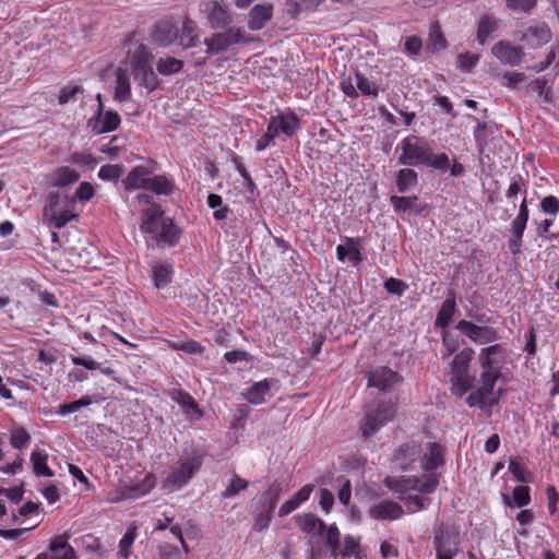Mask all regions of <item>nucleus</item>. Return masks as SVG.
<instances>
[{
	"label": "nucleus",
	"instance_id": "nucleus-33",
	"mask_svg": "<svg viewBox=\"0 0 559 559\" xmlns=\"http://www.w3.org/2000/svg\"><path fill=\"white\" fill-rule=\"evenodd\" d=\"M270 390L271 381L269 379H264L254 382L246 390V392L242 393V395L250 404L260 405L265 402V396L270 393Z\"/></svg>",
	"mask_w": 559,
	"mask_h": 559
},
{
	"label": "nucleus",
	"instance_id": "nucleus-19",
	"mask_svg": "<svg viewBox=\"0 0 559 559\" xmlns=\"http://www.w3.org/2000/svg\"><path fill=\"white\" fill-rule=\"evenodd\" d=\"M152 41L159 47H168L177 41L178 27L170 19L158 21L152 32Z\"/></svg>",
	"mask_w": 559,
	"mask_h": 559
},
{
	"label": "nucleus",
	"instance_id": "nucleus-43",
	"mask_svg": "<svg viewBox=\"0 0 559 559\" xmlns=\"http://www.w3.org/2000/svg\"><path fill=\"white\" fill-rule=\"evenodd\" d=\"M48 455L44 452L33 451L31 454V463L33 471L37 476L52 477L53 471L47 464Z\"/></svg>",
	"mask_w": 559,
	"mask_h": 559
},
{
	"label": "nucleus",
	"instance_id": "nucleus-14",
	"mask_svg": "<svg viewBox=\"0 0 559 559\" xmlns=\"http://www.w3.org/2000/svg\"><path fill=\"white\" fill-rule=\"evenodd\" d=\"M492 56L503 66L516 67L524 59L523 47L513 45L509 40H499L491 47Z\"/></svg>",
	"mask_w": 559,
	"mask_h": 559
},
{
	"label": "nucleus",
	"instance_id": "nucleus-11",
	"mask_svg": "<svg viewBox=\"0 0 559 559\" xmlns=\"http://www.w3.org/2000/svg\"><path fill=\"white\" fill-rule=\"evenodd\" d=\"M127 56L126 64L131 72L138 78V73L151 67L153 55L148 47L141 43L132 44V36L126 39Z\"/></svg>",
	"mask_w": 559,
	"mask_h": 559
},
{
	"label": "nucleus",
	"instance_id": "nucleus-50",
	"mask_svg": "<svg viewBox=\"0 0 559 559\" xmlns=\"http://www.w3.org/2000/svg\"><path fill=\"white\" fill-rule=\"evenodd\" d=\"M138 76L141 79L140 85L147 90L150 93L156 91L160 85V80L152 67H148L147 69L139 72Z\"/></svg>",
	"mask_w": 559,
	"mask_h": 559
},
{
	"label": "nucleus",
	"instance_id": "nucleus-22",
	"mask_svg": "<svg viewBox=\"0 0 559 559\" xmlns=\"http://www.w3.org/2000/svg\"><path fill=\"white\" fill-rule=\"evenodd\" d=\"M345 245L336 247V257L341 262L348 260L354 266L359 265L362 260L360 237H344Z\"/></svg>",
	"mask_w": 559,
	"mask_h": 559
},
{
	"label": "nucleus",
	"instance_id": "nucleus-48",
	"mask_svg": "<svg viewBox=\"0 0 559 559\" xmlns=\"http://www.w3.org/2000/svg\"><path fill=\"white\" fill-rule=\"evenodd\" d=\"M355 79H356V86H357L358 91L364 96H370V97H373V98L378 97V95H379V87L377 86V84L374 82H372L369 79H367L360 72H356L355 73Z\"/></svg>",
	"mask_w": 559,
	"mask_h": 559
},
{
	"label": "nucleus",
	"instance_id": "nucleus-4",
	"mask_svg": "<svg viewBox=\"0 0 559 559\" xmlns=\"http://www.w3.org/2000/svg\"><path fill=\"white\" fill-rule=\"evenodd\" d=\"M475 350L472 347H464L459 350L449 364V382L451 393L459 397L471 391L475 383V374L472 372V361Z\"/></svg>",
	"mask_w": 559,
	"mask_h": 559
},
{
	"label": "nucleus",
	"instance_id": "nucleus-2",
	"mask_svg": "<svg viewBox=\"0 0 559 559\" xmlns=\"http://www.w3.org/2000/svg\"><path fill=\"white\" fill-rule=\"evenodd\" d=\"M136 200L141 204L150 205L142 212L141 231L150 235L159 246L174 247L177 245L180 230L174 219L165 215L162 206L154 203L151 195L140 193L136 195Z\"/></svg>",
	"mask_w": 559,
	"mask_h": 559
},
{
	"label": "nucleus",
	"instance_id": "nucleus-52",
	"mask_svg": "<svg viewBox=\"0 0 559 559\" xmlns=\"http://www.w3.org/2000/svg\"><path fill=\"white\" fill-rule=\"evenodd\" d=\"M91 404H92L91 397L85 395V396H82L81 399H79L76 401L59 405L58 409L56 411V414H58L60 416H67L69 414L78 412L82 407H86V406H88Z\"/></svg>",
	"mask_w": 559,
	"mask_h": 559
},
{
	"label": "nucleus",
	"instance_id": "nucleus-49",
	"mask_svg": "<svg viewBox=\"0 0 559 559\" xmlns=\"http://www.w3.org/2000/svg\"><path fill=\"white\" fill-rule=\"evenodd\" d=\"M526 228L511 225V237L508 240V249L513 255L522 252L523 236Z\"/></svg>",
	"mask_w": 559,
	"mask_h": 559
},
{
	"label": "nucleus",
	"instance_id": "nucleus-25",
	"mask_svg": "<svg viewBox=\"0 0 559 559\" xmlns=\"http://www.w3.org/2000/svg\"><path fill=\"white\" fill-rule=\"evenodd\" d=\"M432 543L437 559H454L459 554L456 538L445 534L443 531L435 535Z\"/></svg>",
	"mask_w": 559,
	"mask_h": 559
},
{
	"label": "nucleus",
	"instance_id": "nucleus-64",
	"mask_svg": "<svg viewBox=\"0 0 559 559\" xmlns=\"http://www.w3.org/2000/svg\"><path fill=\"white\" fill-rule=\"evenodd\" d=\"M384 288L389 294L401 297L404 295L408 286L402 280L390 277L384 281Z\"/></svg>",
	"mask_w": 559,
	"mask_h": 559
},
{
	"label": "nucleus",
	"instance_id": "nucleus-46",
	"mask_svg": "<svg viewBox=\"0 0 559 559\" xmlns=\"http://www.w3.org/2000/svg\"><path fill=\"white\" fill-rule=\"evenodd\" d=\"M417 202H418L417 195H411V197L392 195L390 198V203L396 213H405V212H409V211L418 212V210L416 209Z\"/></svg>",
	"mask_w": 559,
	"mask_h": 559
},
{
	"label": "nucleus",
	"instance_id": "nucleus-18",
	"mask_svg": "<svg viewBox=\"0 0 559 559\" xmlns=\"http://www.w3.org/2000/svg\"><path fill=\"white\" fill-rule=\"evenodd\" d=\"M267 127L273 130L275 129L276 136L284 134L287 138H292L300 129V119L294 111L278 114L271 117Z\"/></svg>",
	"mask_w": 559,
	"mask_h": 559
},
{
	"label": "nucleus",
	"instance_id": "nucleus-27",
	"mask_svg": "<svg viewBox=\"0 0 559 559\" xmlns=\"http://www.w3.org/2000/svg\"><path fill=\"white\" fill-rule=\"evenodd\" d=\"M500 20L493 14H483L477 22L476 40L484 46L498 32Z\"/></svg>",
	"mask_w": 559,
	"mask_h": 559
},
{
	"label": "nucleus",
	"instance_id": "nucleus-32",
	"mask_svg": "<svg viewBox=\"0 0 559 559\" xmlns=\"http://www.w3.org/2000/svg\"><path fill=\"white\" fill-rule=\"evenodd\" d=\"M49 179L53 187L64 188L79 181L80 173L69 166H60L50 174Z\"/></svg>",
	"mask_w": 559,
	"mask_h": 559
},
{
	"label": "nucleus",
	"instance_id": "nucleus-23",
	"mask_svg": "<svg viewBox=\"0 0 559 559\" xmlns=\"http://www.w3.org/2000/svg\"><path fill=\"white\" fill-rule=\"evenodd\" d=\"M404 514L401 504L392 500H381L369 509L370 518L378 521H393L400 519Z\"/></svg>",
	"mask_w": 559,
	"mask_h": 559
},
{
	"label": "nucleus",
	"instance_id": "nucleus-29",
	"mask_svg": "<svg viewBox=\"0 0 559 559\" xmlns=\"http://www.w3.org/2000/svg\"><path fill=\"white\" fill-rule=\"evenodd\" d=\"M49 549L50 554H40L35 559H75L74 549L61 536L50 540Z\"/></svg>",
	"mask_w": 559,
	"mask_h": 559
},
{
	"label": "nucleus",
	"instance_id": "nucleus-63",
	"mask_svg": "<svg viewBox=\"0 0 559 559\" xmlns=\"http://www.w3.org/2000/svg\"><path fill=\"white\" fill-rule=\"evenodd\" d=\"M79 93H83L81 85L72 83L68 84L60 90L58 103L60 105H66Z\"/></svg>",
	"mask_w": 559,
	"mask_h": 559
},
{
	"label": "nucleus",
	"instance_id": "nucleus-40",
	"mask_svg": "<svg viewBox=\"0 0 559 559\" xmlns=\"http://www.w3.org/2000/svg\"><path fill=\"white\" fill-rule=\"evenodd\" d=\"M170 397L174 402L183 408L185 413L189 414L192 411L197 414L198 417L202 416V412L199 408L195 400L188 392L183 390H174L170 393Z\"/></svg>",
	"mask_w": 559,
	"mask_h": 559
},
{
	"label": "nucleus",
	"instance_id": "nucleus-38",
	"mask_svg": "<svg viewBox=\"0 0 559 559\" xmlns=\"http://www.w3.org/2000/svg\"><path fill=\"white\" fill-rule=\"evenodd\" d=\"M212 28H225L231 23V16L228 11L218 2H213L207 15Z\"/></svg>",
	"mask_w": 559,
	"mask_h": 559
},
{
	"label": "nucleus",
	"instance_id": "nucleus-41",
	"mask_svg": "<svg viewBox=\"0 0 559 559\" xmlns=\"http://www.w3.org/2000/svg\"><path fill=\"white\" fill-rule=\"evenodd\" d=\"M448 47V41L438 23H433L429 29L427 49L435 53L444 50Z\"/></svg>",
	"mask_w": 559,
	"mask_h": 559
},
{
	"label": "nucleus",
	"instance_id": "nucleus-61",
	"mask_svg": "<svg viewBox=\"0 0 559 559\" xmlns=\"http://www.w3.org/2000/svg\"><path fill=\"white\" fill-rule=\"evenodd\" d=\"M122 174V167L120 165L107 164L99 168L98 178L104 181H112L119 179Z\"/></svg>",
	"mask_w": 559,
	"mask_h": 559
},
{
	"label": "nucleus",
	"instance_id": "nucleus-15",
	"mask_svg": "<svg viewBox=\"0 0 559 559\" xmlns=\"http://www.w3.org/2000/svg\"><path fill=\"white\" fill-rule=\"evenodd\" d=\"M421 455V445L417 441H408L402 443L393 454L392 462L394 465L402 469L408 471L414 467V464Z\"/></svg>",
	"mask_w": 559,
	"mask_h": 559
},
{
	"label": "nucleus",
	"instance_id": "nucleus-60",
	"mask_svg": "<svg viewBox=\"0 0 559 559\" xmlns=\"http://www.w3.org/2000/svg\"><path fill=\"white\" fill-rule=\"evenodd\" d=\"M421 49H423V40L419 36L413 35V36L406 37L405 43H404V52L407 56L415 58L420 55Z\"/></svg>",
	"mask_w": 559,
	"mask_h": 559
},
{
	"label": "nucleus",
	"instance_id": "nucleus-7",
	"mask_svg": "<svg viewBox=\"0 0 559 559\" xmlns=\"http://www.w3.org/2000/svg\"><path fill=\"white\" fill-rule=\"evenodd\" d=\"M155 487V477L153 474H146L143 479L126 484L120 483L115 489L106 495V501L110 503L121 502L123 500L139 499L147 495Z\"/></svg>",
	"mask_w": 559,
	"mask_h": 559
},
{
	"label": "nucleus",
	"instance_id": "nucleus-35",
	"mask_svg": "<svg viewBox=\"0 0 559 559\" xmlns=\"http://www.w3.org/2000/svg\"><path fill=\"white\" fill-rule=\"evenodd\" d=\"M121 118L117 111L107 110L99 121H90V126L95 134L108 133L119 128Z\"/></svg>",
	"mask_w": 559,
	"mask_h": 559
},
{
	"label": "nucleus",
	"instance_id": "nucleus-1",
	"mask_svg": "<svg viewBox=\"0 0 559 559\" xmlns=\"http://www.w3.org/2000/svg\"><path fill=\"white\" fill-rule=\"evenodd\" d=\"M298 528L308 536L307 559H350L359 549V540L346 535L341 544V532L336 524H326L313 513H300L294 516Z\"/></svg>",
	"mask_w": 559,
	"mask_h": 559
},
{
	"label": "nucleus",
	"instance_id": "nucleus-31",
	"mask_svg": "<svg viewBox=\"0 0 559 559\" xmlns=\"http://www.w3.org/2000/svg\"><path fill=\"white\" fill-rule=\"evenodd\" d=\"M178 44L183 49H189L197 47L199 44V33L198 27L195 23L190 20L189 17H186L182 22L181 29H178Z\"/></svg>",
	"mask_w": 559,
	"mask_h": 559
},
{
	"label": "nucleus",
	"instance_id": "nucleus-13",
	"mask_svg": "<svg viewBox=\"0 0 559 559\" xmlns=\"http://www.w3.org/2000/svg\"><path fill=\"white\" fill-rule=\"evenodd\" d=\"M551 37L552 33L545 22H534L521 32L520 41L528 49H539L547 45Z\"/></svg>",
	"mask_w": 559,
	"mask_h": 559
},
{
	"label": "nucleus",
	"instance_id": "nucleus-44",
	"mask_svg": "<svg viewBox=\"0 0 559 559\" xmlns=\"http://www.w3.org/2000/svg\"><path fill=\"white\" fill-rule=\"evenodd\" d=\"M183 61L175 57L159 58L156 62V70L162 75H173L183 69Z\"/></svg>",
	"mask_w": 559,
	"mask_h": 559
},
{
	"label": "nucleus",
	"instance_id": "nucleus-24",
	"mask_svg": "<svg viewBox=\"0 0 559 559\" xmlns=\"http://www.w3.org/2000/svg\"><path fill=\"white\" fill-rule=\"evenodd\" d=\"M445 448L438 442H429L426 452L420 459V467L425 472H432L444 465Z\"/></svg>",
	"mask_w": 559,
	"mask_h": 559
},
{
	"label": "nucleus",
	"instance_id": "nucleus-56",
	"mask_svg": "<svg viewBox=\"0 0 559 559\" xmlns=\"http://www.w3.org/2000/svg\"><path fill=\"white\" fill-rule=\"evenodd\" d=\"M526 189H527V179L524 178L522 175L516 174L511 178L509 188L506 192V197L508 199H514L518 197V194L524 190V195H526Z\"/></svg>",
	"mask_w": 559,
	"mask_h": 559
},
{
	"label": "nucleus",
	"instance_id": "nucleus-55",
	"mask_svg": "<svg viewBox=\"0 0 559 559\" xmlns=\"http://www.w3.org/2000/svg\"><path fill=\"white\" fill-rule=\"evenodd\" d=\"M531 489L528 486H518L512 491L513 506L518 508L526 507L531 503ZM507 504L512 507V503L508 500Z\"/></svg>",
	"mask_w": 559,
	"mask_h": 559
},
{
	"label": "nucleus",
	"instance_id": "nucleus-3",
	"mask_svg": "<svg viewBox=\"0 0 559 559\" xmlns=\"http://www.w3.org/2000/svg\"><path fill=\"white\" fill-rule=\"evenodd\" d=\"M399 164L404 166L423 165L440 171L450 167V158L445 153H433L431 146L416 135H407L399 146Z\"/></svg>",
	"mask_w": 559,
	"mask_h": 559
},
{
	"label": "nucleus",
	"instance_id": "nucleus-37",
	"mask_svg": "<svg viewBox=\"0 0 559 559\" xmlns=\"http://www.w3.org/2000/svg\"><path fill=\"white\" fill-rule=\"evenodd\" d=\"M455 310H456V302H455L454 295L452 294L451 296H448L445 298V300L442 302L441 308L439 309V311L437 313L436 321H435L436 328L447 329L452 321Z\"/></svg>",
	"mask_w": 559,
	"mask_h": 559
},
{
	"label": "nucleus",
	"instance_id": "nucleus-6",
	"mask_svg": "<svg viewBox=\"0 0 559 559\" xmlns=\"http://www.w3.org/2000/svg\"><path fill=\"white\" fill-rule=\"evenodd\" d=\"M502 378V372H486L479 374V386L472 391L466 397V404L469 407L480 409L496 406L503 393L502 390L495 391L496 383Z\"/></svg>",
	"mask_w": 559,
	"mask_h": 559
},
{
	"label": "nucleus",
	"instance_id": "nucleus-30",
	"mask_svg": "<svg viewBox=\"0 0 559 559\" xmlns=\"http://www.w3.org/2000/svg\"><path fill=\"white\" fill-rule=\"evenodd\" d=\"M313 485L307 484L302 488H300L290 499L284 502L280 510L278 516L284 518L295 511L299 506L309 500L312 491Z\"/></svg>",
	"mask_w": 559,
	"mask_h": 559
},
{
	"label": "nucleus",
	"instance_id": "nucleus-16",
	"mask_svg": "<svg viewBox=\"0 0 559 559\" xmlns=\"http://www.w3.org/2000/svg\"><path fill=\"white\" fill-rule=\"evenodd\" d=\"M456 329L478 344L491 343L498 338V332L495 328L477 325L467 320L459 321Z\"/></svg>",
	"mask_w": 559,
	"mask_h": 559
},
{
	"label": "nucleus",
	"instance_id": "nucleus-36",
	"mask_svg": "<svg viewBox=\"0 0 559 559\" xmlns=\"http://www.w3.org/2000/svg\"><path fill=\"white\" fill-rule=\"evenodd\" d=\"M383 484L391 491L404 493L416 489L417 476H386Z\"/></svg>",
	"mask_w": 559,
	"mask_h": 559
},
{
	"label": "nucleus",
	"instance_id": "nucleus-21",
	"mask_svg": "<svg viewBox=\"0 0 559 559\" xmlns=\"http://www.w3.org/2000/svg\"><path fill=\"white\" fill-rule=\"evenodd\" d=\"M154 169L145 166L138 165L133 167L128 175L122 179V186L127 191L144 190L146 191L151 175Z\"/></svg>",
	"mask_w": 559,
	"mask_h": 559
},
{
	"label": "nucleus",
	"instance_id": "nucleus-59",
	"mask_svg": "<svg viewBox=\"0 0 559 559\" xmlns=\"http://www.w3.org/2000/svg\"><path fill=\"white\" fill-rule=\"evenodd\" d=\"M442 346L444 348V352L442 353V359L450 358L459 350V338L456 336L450 335L449 333H444L442 335Z\"/></svg>",
	"mask_w": 559,
	"mask_h": 559
},
{
	"label": "nucleus",
	"instance_id": "nucleus-20",
	"mask_svg": "<svg viewBox=\"0 0 559 559\" xmlns=\"http://www.w3.org/2000/svg\"><path fill=\"white\" fill-rule=\"evenodd\" d=\"M539 207L540 211L549 217L538 224L537 235L539 237H547L550 228L555 224L557 215L559 214V199L556 195L544 197L540 200Z\"/></svg>",
	"mask_w": 559,
	"mask_h": 559
},
{
	"label": "nucleus",
	"instance_id": "nucleus-34",
	"mask_svg": "<svg viewBox=\"0 0 559 559\" xmlns=\"http://www.w3.org/2000/svg\"><path fill=\"white\" fill-rule=\"evenodd\" d=\"M176 183L173 179L164 174L155 175L150 178L146 191L153 192L157 195L169 197L174 193Z\"/></svg>",
	"mask_w": 559,
	"mask_h": 559
},
{
	"label": "nucleus",
	"instance_id": "nucleus-47",
	"mask_svg": "<svg viewBox=\"0 0 559 559\" xmlns=\"http://www.w3.org/2000/svg\"><path fill=\"white\" fill-rule=\"evenodd\" d=\"M165 343L170 349L180 350L187 354H202L205 349V347L201 343L193 340L187 342L165 340Z\"/></svg>",
	"mask_w": 559,
	"mask_h": 559
},
{
	"label": "nucleus",
	"instance_id": "nucleus-26",
	"mask_svg": "<svg viewBox=\"0 0 559 559\" xmlns=\"http://www.w3.org/2000/svg\"><path fill=\"white\" fill-rule=\"evenodd\" d=\"M273 17V5L262 3L254 5L249 12L248 27L251 31L264 28Z\"/></svg>",
	"mask_w": 559,
	"mask_h": 559
},
{
	"label": "nucleus",
	"instance_id": "nucleus-8",
	"mask_svg": "<svg viewBox=\"0 0 559 559\" xmlns=\"http://www.w3.org/2000/svg\"><path fill=\"white\" fill-rule=\"evenodd\" d=\"M201 466V456H192L181 461L179 466L173 469L163 480V488L168 491L181 489L192 479Z\"/></svg>",
	"mask_w": 559,
	"mask_h": 559
},
{
	"label": "nucleus",
	"instance_id": "nucleus-9",
	"mask_svg": "<svg viewBox=\"0 0 559 559\" xmlns=\"http://www.w3.org/2000/svg\"><path fill=\"white\" fill-rule=\"evenodd\" d=\"M395 413V406L391 402L379 403L376 407L367 409L365 420L360 426L362 436L368 438L374 435L394 418Z\"/></svg>",
	"mask_w": 559,
	"mask_h": 559
},
{
	"label": "nucleus",
	"instance_id": "nucleus-42",
	"mask_svg": "<svg viewBox=\"0 0 559 559\" xmlns=\"http://www.w3.org/2000/svg\"><path fill=\"white\" fill-rule=\"evenodd\" d=\"M173 266L168 263H156L153 266V281L156 288H163L171 282Z\"/></svg>",
	"mask_w": 559,
	"mask_h": 559
},
{
	"label": "nucleus",
	"instance_id": "nucleus-28",
	"mask_svg": "<svg viewBox=\"0 0 559 559\" xmlns=\"http://www.w3.org/2000/svg\"><path fill=\"white\" fill-rule=\"evenodd\" d=\"M132 98L131 81L128 69L118 67L116 70L114 99L118 103L130 102Z\"/></svg>",
	"mask_w": 559,
	"mask_h": 559
},
{
	"label": "nucleus",
	"instance_id": "nucleus-39",
	"mask_svg": "<svg viewBox=\"0 0 559 559\" xmlns=\"http://www.w3.org/2000/svg\"><path fill=\"white\" fill-rule=\"evenodd\" d=\"M418 185V174L412 168H402L396 173L395 186L400 193H405Z\"/></svg>",
	"mask_w": 559,
	"mask_h": 559
},
{
	"label": "nucleus",
	"instance_id": "nucleus-45",
	"mask_svg": "<svg viewBox=\"0 0 559 559\" xmlns=\"http://www.w3.org/2000/svg\"><path fill=\"white\" fill-rule=\"evenodd\" d=\"M527 88L530 92L535 93L544 103H551L552 92L551 86L548 85L547 80L537 78L530 82Z\"/></svg>",
	"mask_w": 559,
	"mask_h": 559
},
{
	"label": "nucleus",
	"instance_id": "nucleus-62",
	"mask_svg": "<svg viewBox=\"0 0 559 559\" xmlns=\"http://www.w3.org/2000/svg\"><path fill=\"white\" fill-rule=\"evenodd\" d=\"M478 61L479 57L469 52L460 53L456 58L457 68L465 72L472 71Z\"/></svg>",
	"mask_w": 559,
	"mask_h": 559
},
{
	"label": "nucleus",
	"instance_id": "nucleus-12",
	"mask_svg": "<svg viewBox=\"0 0 559 559\" xmlns=\"http://www.w3.org/2000/svg\"><path fill=\"white\" fill-rule=\"evenodd\" d=\"M506 358L507 350L500 343L483 347L478 353L479 367L486 372H502Z\"/></svg>",
	"mask_w": 559,
	"mask_h": 559
},
{
	"label": "nucleus",
	"instance_id": "nucleus-51",
	"mask_svg": "<svg viewBox=\"0 0 559 559\" xmlns=\"http://www.w3.org/2000/svg\"><path fill=\"white\" fill-rule=\"evenodd\" d=\"M31 442V435L23 427H15L11 430L10 444L12 448L22 450Z\"/></svg>",
	"mask_w": 559,
	"mask_h": 559
},
{
	"label": "nucleus",
	"instance_id": "nucleus-54",
	"mask_svg": "<svg viewBox=\"0 0 559 559\" xmlns=\"http://www.w3.org/2000/svg\"><path fill=\"white\" fill-rule=\"evenodd\" d=\"M504 4L511 12L530 14L535 9L537 0H504Z\"/></svg>",
	"mask_w": 559,
	"mask_h": 559
},
{
	"label": "nucleus",
	"instance_id": "nucleus-57",
	"mask_svg": "<svg viewBox=\"0 0 559 559\" xmlns=\"http://www.w3.org/2000/svg\"><path fill=\"white\" fill-rule=\"evenodd\" d=\"M248 486H249V483L246 479L241 478L238 475H234L229 485L222 492V497L223 498H231V497L238 495L240 491L247 489Z\"/></svg>",
	"mask_w": 559,
	"mask_h": 559
},
{
	"label": "nucleus",
	"instance_id": "nucleus-53",
	"mask_svg": "<svg viewBox=\"0 0 559 559\" xmlns=\"http://www.w3.org/2000/svg\"><path fill=\"white\" fill-rule=\"evenodd\" d=\"M417 487L415 490H418L421 493H432L439 485V478L436 474H425L420 477L417 476Z\"/></svg>",
	"mask_w": 559,
	"mask_h": 559
},
{
	"label": "nucleus",
	"instance_id": "nucleus-58",
	"mask_svg": "<svg viewBox=\"0 0 559 559\" xmlns=\"http://www.w3.org/2000/svg\"><path fill=\"white\" fill-rule=\"evenodd\" d=\"M231 162L234 163V165H235L236 169L238 170V173L240 174V176L243 178L247 189L250 192H253L257 189V185L253 181V179L251 178V175L247 170L246 166L243 165L242 158L239 155L234 154L231 157Z\"/></svg>",
	"mask_w": 559,
	"mask_h": 559
},
{
	"label": "nucleus",
	"instance_id": "nucleus-10",
	"mask_svg": "<svg viewBox=\"0 0 559 559\" xmlns=\"http://www.w3.org/2000/svg\"><path fill=\"white\" fill-rule=\"evenodd\" d=\"M250 38L239 27H230L225 32L215 33L211 38L204 40L206 53L215 56L226 51L229 47L239 43H249Z\"/></svg>",
	"mask_w": 559,
	"mask_h": 559
},
{
	"label": "nucleus",
	"instance_id": "nucleus-5",
	"mask_svg": "<svg viewBox=\"0 0 559 559\" xmlns=\"http://www.w3.org/2000/svg\"><path fill=\"white\" fill-rule=\"evenodd\" d=\"M75 210L76 199L73 195L50 192L46 198L44 217L53 228L61 229L79 217Z\"/></svg>",
	"mask_w": 559,
	"mask_h": 559
},
{
	"label": "nucleus",
	"instance_id": "nucleus-17",
	"mask_svg": "<svg viewBox=\"0 0 559 559\" xmlns=\"http://www.w3.org/2000/svg\"><path fill=\"white\" fill-rule=\"evenodd\" d=\"M368 386H373L380 391H389L396 383L402 381V377L385 366L377 367L368 372Z\"/></svg>",
	"mask_w": 559,
	"mask_h": 559
}]
</instances>
